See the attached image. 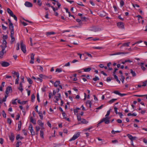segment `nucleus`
Listing matches in <instances>:
<instances>
[{
	"instance_id": "obj_1",
	"label": "nucleus",
	"mask_w": 147,
	"mask_h": 147,
	"mask_svg": "<svg viewBox=\"0 0 147 147\" xmlns=\"http://www.w3.org/2000/svg\"><path fill=\"white\" fill-rule=\"evenodd\" d=\"M110 119V118L109 117H105L103 118L97 125H99L100 124L103 122H104L105 124H109L110 123V120H109Z\"/></svg>"
},
{
	"instance_id": "obj_2",
	"label": "nucleus",
	"mask_w": 147,
	"mask_h": 147,
	"mask_svg": "<svg viewBox=\"0 0 147 147\" xmlns=\"http://www.w3.org/2000/svg\"><path fill=\"white\" fill-rule=\"evenodd\" d=\"M20 47L22 51L23 52L25 53H26V45L24 43V42L23 40H21L20 41Z\"/></svg>"
},
{
	"instance_id": "obj_3",
	"label": "nucleus",
	"mask_w": 147,
	"mask_h": 147,
	"mask_svg": "<svg viewBox=\"0 0 147 147\" xmlns=\"http://www.w3.org/2000/svg\"><path fill=\"white\" fill-rule=\"evenodd\" d=\"M80 133L79 132H77L76 134H74L73 137L70 139L69 141H71L73 140H74L78 138L80 136Z\"/></svg>"
},
{
	"instance_id": "obj_4",
	"label": "nucleus",
	"mask_w": 147,
	"mask_h": 147,
	"mask_svg": "<svg viewBox=\"0 0 147 147\" xmlns=\"http://www.w3.org/2000/svg\"><path fill=\"white\" fill-rule=\"evenodd\" d=\"M10 37L11 38V43L12 44L13 42L15 41V38L14 37V30L11 31Z\"/></svg>"
},
{
	"instance_id": "obj_5",
	"label": "nucleus",
	"mask_w": 147,
	"mask_h": 147,
	"mask_svg": "<svg viewBox=\"0 0 147 147\" xmlns=\"http://www.w3.org/2000/svg\"><path fill=\"white\" fill-rule=\"evenodd\" d=\"M8 21L9 23V29L11 30V31L14 30L13 24L11 22V20L9 19H8Z\"/></svg>"
},
{
	"instance_id": "obj_6",
	"label": "nucleus",
	"mask_w": 147,
	"mask_h": 147,
	"mask_svg": "<svg viewBox=\"0 0 147 147\" xmlns=\"http://www.w3.org/2000/svg\"><path fill=\"white\" fill-rule=\"evenodd\" d=\"M0 64L3 67H7L9 66L10 65L9 63L5 61H2L0 62Z\"/></svg>"
},
{
	"instance_id": "obj_7",
	"label": "nucleus",
	"mask_w": 147,
	"mask_h": 147,
	"mask_svg": "<svg viewBox=\"0 0 147 147\" xmlns=\"http://www.w3.org/2000/svg\"><path fill=\"white\" fill-rule=\"evenodd\" d=\"M38 107V106L37 105L35 107V109H36V112L38 113V114L39 115V116L40 117L41 119H43V116L42 115V112H39L37 110V108Z\"/></svg>"
},
{
	"instance_id": "obj_8",
	"label": "nucleus",
	"mask_w": 147,
	"mask_h": 147,
	"mask_svg": "<svg viewBox=\"0 0 147 147\" xmlns=\"http://www.w3.org/2000/svg\"><path fill=\"white\" fill-rule=\"evenodd\" d=\"M117 25L118 27L119 28L121 29H124V26L123 22H118L117 23Z\"/></svg>"
},
{
	"instance_id": "obj_9",
	"label": "nucleus",
	"mask_w": 147,
	"mask_h": 147,
	"mask_svg": "<svg viewBox=\"0 0 147 147\" xmlns=\"http://www.w3.org/2000/svg\"><path fill=\"white\" fill-rule=\"evenodd\" d=\"M12 89L11 87L8 86L6 88L5 90V93L6 94H8L10 92H11Z\"/></svg>"
},
{
	"instance_id": "obj_10",
	"label": "nucleus",
	"mask_w": 147,
	"mask_h": 147,
	"mask_svg": "<svg viewBox=\"0 0 147 147\" xmlns=\"http://www.w3.org/2000/svg\"><path fill=\"white\" fill-rule=\"evenodd\" d=\"M24 5L26 7H32L33 6L32 4L31 3L28 1H26Z\"/></svg>"
},
{
	"instance_id": "obj_11",
	"label": "nucleus",
	"mask_w": 147,
	"mask_h": 147,
	"mask_svg": "<svg viewBox=\"0 0 147 147\" xmlns=\"http://www.w3.org/2000/svg\"><path fill=\"white\" fill-rule=\"evenodd\" d=\"M114 93L115 94H118L119 96H124L126 95V94H121L120 93L119 91H115L114 92Z\"/></svg>"
},
{
	"instance_id": "obj_12",
	"label": "nucleus",
	"mask_w": 147,
	"mask_h": 147,
	"mask_svg": "<svg viewBox=\"0 0 147 147\" xmlns=\"http://www.w3.org/2000/svg\"><path fill=\"white\" fill-rule=\"evenodd\" d=\"M144 63H138V65H139L141 67V69L143 71H145L146 69V68L143 66Z\"/></svg>"
},
{
	"instance_id": "obj_13",
	"label": "nucleus",
	"mask_w": 147,
	"mask_h": 147,
	"mask_svg": "<svg viewBox=\"0 0 147 147\" xmlns=\"http://www.w3.org/2000/svg\"><path fill=\"white\" fill-rule=\"evenodd\" d=\"M10 140L12 141H13L15 138V137L13 134L12 133H11L10 135L9 136Z\"/></svg>"
},
{
	"instance_id": "obj_14",
	"label": "nucleus",
	"mask_w": 147,
	"mask_h": 147,
	"mask_svg": "<svg viewBox=\"0 0 147 147\" xmlns=\"http://www.w3.org/2000/svg\"><path fill=\"white\" fill-rule=\"evenodd\" d=\"M23 87V85L22 83V82H20V85L19 87L18 88V89L21 91V92H22L23 89L22 88Z\"/></svg>"
},
{
	"instance_id": "obj_15",
	"label": "nucleus",
	"mask_w": 147,
	"mask_h": 147,
	"mask_svg": "<svg viewBox=\"0 0 147 147\" xmlns=\"http://www.w3.org/2000/svg\"><path fill=\"white\" fill-rule=\"evenodd\" d=\"M7 13L10 15L11 16L13 14V12L9 8H8L7 9Z\"/></svg>"
},
{
	"instance_id": "obj_16",
	"label": "nucleus",
	"mask_w": 147,
	"mask_h": 147,
	"mask_svg": "<svg viewBox=\"0 0 147 147\" xmlns=\"http://www.w3.org/2000/svg\"><path fill=\"white\" fill-rule=\"evenodd\" d=\"M38 124L41 126V127H43L44 125V123H42V121L40 120H38Z\"/></svg>"
},
{
	"instance_id": "obj_17",
	"label": "nucleus",
	"mask_w": 147,
	"mask_h": 147,
	"mask_svg": "<svg viewBox=\"0 0 147 147\" xmlns=\"http://www.w3.org/2000/svg\"><path fill=\"white\" fill-rule=\"evenodd\" d=\"M86 104L88 105V106L89 107L91 108V105H92V102H91L89 100H88L86 102Z\"/></svg>"
},
{
	"instance_id": "obj_18",
	"label": "nucleus",
	"mask_w": 147,
	"mask_h": 147,
	"mask_svg": "<svg viewBox=\"0 0 147 147\" xmlns=\"http://www.w3.org/2000/svg\"><path fill=\"white\" fill-rule=\"evenodd\" d=\"M81 123L83 124H86L88 123V121H87L85 119H82L80 121Z\"/></svg>"
},
{
	"instance_id": "obj_19",
	"label": "nucleus",
	"mask_w": 147,
	"mask_h": 147,
	"mask_svg": "<svg viewBox=\"0 0 147 147\" xmlns=\"http://www.w3.org/2000/svg\"><path fill=\"white\" fill-rule=\"evenodd\" d=\"M6 53V51H1L0 52V57L2 58L3 57V56L4 54Z\"/></svg>"
},
{
	"instance_id": "obj_20",
	"label": "nucleus",
	"mask_w": 147,
	"mask_h": 147,
	"mask_svg": "<svg viewBox=\"0 0 147 147\" xmlns=\"http://www.w3.org/2000/svg\"><path fill=\"white\" fill-rule=\"evenodd\" d=\"M30 122L32 123L33 124H36V121L33 119L32 117H30Z\"/></svg>"
},
{
	"instance_id": "obj_21",
	"label": "nucleus",
	"mask_w": 147,
	"mask_h": 147,
	"mask_svg": "<svg viewBox=\"0 0 147 147\" xmlns=\"http://www.w3.org/2000/svg\"><path fill=\"white\" fill-rule=\"evenodd\" d=\"M128 53H124V52H119L117 53H114L113 54H112L111 55H119L121 54H127Z\"/></svg>"
},
{
	"instance_id": "obj_22",
	"label": "nucleus",
	"mask_w": 147,
	"mask_h": 147,
	"mask_svg": "<svg viewBox=\"0 0 147 147\" xmlns=\"http://www.w3.org/2000/svg\"><path fill=\"white\" fill-rule=\"evenodd\" d=\"M130 42H128L127 43H124L122 44V46L121 47V48L122 47H128L129 45V44H130Z\"/></svg>"
},
{
	"instance_id": "obj_23",
	"label": "nucleus",
	"mask_w": 147,
	"mask_h": 147,
	"mask_svg": "<svg viewBox=\"0 0 147 147\" xmlns=\"http://www.w3.org/2000/svg\"><path fill=\"white\" fill-rule=\"evenodd\" d=\"M91 69L90 67H88L86 68H83L82 69L84 70L85 72H89L91 70Z\"/></svg>"
},
{
	"instance_id": "obj_24",
	"label": "nucleus",
	"mask_w": 147,
	"mask_h": 147,
	"mask_svg": "<svg viewBox=\"0 0 147 147\" xmlns=\"http://www.w3.org/2000/svg\"><path fill=\"white\" fill-rule=\"evenodd\" d=\"M60 82L59 81H56L55 83H54V86L55 87H57L58 85H59V84H60Z\"/></svg>"
},
{
	"instance_id": "obj_25",
	"label": "nucleus",
	"mask_w": 147,
	"mask_h": 147,
	"mask_svg": "<svg viewBox=\"0 0 147 147\" xmlns=\"http://www.w3.org/2000/svg\"><path fill=\"white\" fill-rule=\"evenodd\" d=\"M55 34V33L54 32H47L46 33V35L47 36H49V35H52V34Z\"/></svg>"
},
{
	"instance_id": "obj_26",
	"label": "nucleus",
	"mask_w": 147,
	"mask_h": 147,
	"mask_svg": "<svg viewBox=\"0 0 147 147\" xmlns=\"http://www.w3.org/2000/svg\"><path fill=\"white\" fill-rule=\"evenodd\" d=\"M27 78V81L29 83V84H32L33 82L31 79L29 78Z\"/></svg>"
},
{
	"instance_id": "obj_27",
	"label": "nucleus",
	"mask_w": 147,
	"mask_h": 147,
	"mask_svg": "<svg viewBox=\"0 0 147 147\" xmlns=\"http://www.w3.org/2000/svg\"><path fill=\"white\" fill-rule=\"evenodd\" d=\"M19 123L18 124V130H20L21 129V125H22V123L21 121H20L19 122Z\"/></svg>"
},
{
	"instance_id": "obj_28",
	"label": "nucleus",
	"mask_w": 147,
	"mask_h": 147,
	"mask_svg": "<svg viewBox=\"0 0 147 147\" xmlns=\"http://www.w3.org/2000/svg\"><path fill=\"white\" fill-rule=\"evenodd\" d=\"M0 47L2 48V51H4V50L7 47L3 45H1L0 46Z\"/></svg>"
},
{
	"instance_id": "obj_29",
	"label": "nucleus",
	"mask_w": 147,
	"mask_h": 147,
	"mask_svg": "<svg viewBox=\"0 0 147 147\" xmlns=\"http://www.w3.org/2000/svg\"><path fill=\"white\" fill-rule=\"evenodd\" d=\"M40 136L42 138H44V132L42 130L40 131Z\"/></svg>"
},
{
	"instance_id": "obj_30",
	"label": "nucleus",
	"mask_w": 147,
	"mask_h": 147,
	"mask_svg": "<svg viewBox=\"0 0 147 147\" xmlns=\"http://www.w3.org/2000/svg\"><path fill=\"white\" fill-rule=\"evenodd\" d=\"M117 100V98H116V99H112L111 100H110L109 102L110 103H113V102H114L116 100Z\"/></svg>"
},
{
	"instance_id": "obj_31",
	"label": "nucleus",
	"mask_w": 147,
	"mask_h": 147,
	"mask_svg": "<svg viewBox=\"0 0 147 147\" xmlns=\"http://www.w3.org/2000/svg\"><path fill=\"white\" fill-rule=\"evenodd\" d=\"M36 134L37 135L38 134V131L40 130V128L39 127L36 126Z\"/></svg>"
},
{
	"instance_id": "obj_32",
	"label": "nucleus",
	"mask_w": 147,
	"mask_h": 147,
	"mask_svg": "<svg viewBox=\"0 0 147 147\" xmlns=\"http://www.w3.org/2000/svg\"><path fill=\"white\" fill-rule=\"evenodd\" d=\"M131 73L132 74L133 76L134 77L136 76V74L135 72L133 71L132 69H131Z\"/></svg>"
},
{
	"instance_id": "obj_33",
	"label": "nucleus",
	"mask_w": 147,
	"mask_h": 147,
	"mask_svg": "<svg viewBox=\"0 0 147 147\" xmlns=\"http://www.w3.org/2000/svg\"><path fill=\"white\" fill-rule=\"evenodd\" d=\"M7 42L6 41V40H3V43H2V45H4L5 46L7 47Z\"/></svg>"
},
{
	"instance_id": "obj_34",
	"label": "nucleus",
	"mask_w": 147,
	"mask_h": 147,
	"mask_svg": "<svg viewBox=\"0 0 147 147\" xmlns=\"http://www.w3.org/2000/svg\"><path fill=\"white\" fill-rule=\"evenodd\" d=\"M135 96H136L138 97H142L144 96H146V99H147V94L146 95H135Z\"/></svg>"
},
{
	"instance_id": "obj_35",
	"label": "nucleus",
	"mask_w": 147,
	"mask_h": 147,
	"mask_svg": "<svg viewBox=\"0 0 147 147\" xmlns=\"http://www.w3.org/2000/svg\"><path fill=\"white\" fill-rule=\"evenodd\" d=\"M93 48L94 49H103L102 47H93Z\"/></svg>"
},
{
	"instance_id": "obj_36",
	"label": "nucleus",
	"mask_w": 147,
	"mask_h": 147,
	"mask_svg": "<svg viewBox=\"0 0 147 147\" xmlns=\"http://www.w3.org/2000/svg\"><path fill=\"white\" fill-rule=\"evenodd\" d=\"M127 136H128L129 139L131 140V141H132V138H133V136H132L129 134H127Z\"/></svg>"
},
{
	"instance_id": "obj_37",
	"label": "nucleus",
	"mask_w": 147,
	"mask_h": 147,
	"mask_svg": "<svg viewBox=\"0 0 147 147\" xmlns=\"http://www.w3.org/2000/svg\"><path fill=\"white\" fill-rule=\"evenodd\" d=\"M35 98V96L34 94H32L31 95V99L32 102H33Z\"/></svg>"
},
{
	"instance_id": "obj_38",
	"label": "nucleus",
	"mask_w": 147,
	"mask_h": 147,
	"mask_svg": "<svg viewBox=\"0 0 147 147\" xmlns=\"http://www.w3.org/2000/svg\"><path fill=\"white\" fill-rule=\"evenodd\" d=\"M32 129H33L32 125V124H30L29 126V127H28V129L30 131H31V130H32Z\"/></svg>"
},
{
	"instance_id": "obj_39",
	"label": "nucleus",
	"mask_w": 147,
	"mask_h": 147,
	"mask_svg": "<svg viewBox=\"0 0 147 147\" xmlns=\"http://www.w3.org/2000/svg\"><path fill=\"white\" fill-rule=\"evenodd\" d=\"M42 80L41 78H36V82H38L39 81V82H42Z\"/></svg>"
},
{
	"instance_id": "obj_40",
	"label": "nucleus",
	"mask_w": 147,
	"mask_h": 147,
	"mask_svg": "<svg viewBox=\"0 0 147 147\" xmlns=\"http://www.w3.org/2000/svg\"><path fill=\"white\" fill-rule=\"evenodd\" d=\"M62 70L61 69V68H57L55 71L56 72H60L62 71Z\"/></svg>"
},
{
	"instance_id": "obj_41",
	"label": "nucleus",
	"mask_w": 147,
	"mask_h": 147,
	"mask_svg": "<svg viewBox=\"0 0 147 147\" xmlns=\"http://www.w3.org/2000/svg\"><path fill=\"white\" fill-rule=\"evenodd\" d=\"M30 132L31 133V135H34L35 134V133L33 129H32V130L30 131Z\"/></svg>"
},
{
	"instance_id": "obj_42",
	"label": "nucleus",
	"mask_w": 147,
	"mask_h": 147,
	"mask_svg": "<svg viewBox=\"0 0 147 147\" xmlns=\"http://www.w3.org/2000/svg\"><path fill=\"white\" fill-rule=\"evenodd\" d=\"M17 48L16 50H18L20 49V43L19 42L18 43L16 44Z\"/></svg>"
},
{
	"instance_id": "obj_43",
	"label": "nucleus",
	"mask_w": 147,
	"mask_h": 147,
	"mask_svg": "<svg viewBox=\"0 0 147 147\" xmlns=\"http://www.w3.org/2000/svg\"><path fill=\"white\" fill-rule=\"evenodd\" d=\"M111 109H110L109 110L107 111V114L105 115V117H108V116L109 115L110 113L111 112Z\"/></svg>"
},
{
	"instance_id": "obj_44",
	"label": "nucleus",
	"mask_w": 147,
	"mask_h": 147,
	"mask_svg": "<svg viewBox=\"0 0 147 147\" xmlns=\"http://www.w3.org/2000/svg\"><path fill=\"white\" fill-rule=\"evenodd\" d=\"M11 16L13 17L14 18V20L16 21H17V18L16 16L15 15L13 14Z\"/></svg>"
},
{
	"instance_id": "obj_45",
	"label": "nucleus",
	"mask_w": 147,
	"mask_h": 147,
	"mask_svg": "<svg viewBox=\"0 0 147 147\" xmlns=\"http://www.w3.org/2000/svg\"><path fill=\"white\" fill-rule=\"evenodd\" d=\"M124 2L123 0H121L120 2V5H121V7H122L123 5L124 4Z\"/></svg>"
},
{
	"instance_id": "obj_46",
	"label": "nucleus",
	"mask_w": 147,
	"mask_h": 147,
	"mask_svg": "<svg viewBox=\"0 0 147 147\" xmlns=\"http://www.w3.org/2000/svg\"><path fill=\"white\" fill-rule=\"evenodd\" d=\"M8 38V36L7 35H3V40H5L7 39Z\"/></svg>"
},
{
	"instance_id": "obj_47",
	"label": "nucleus",
	"mask_w": 147,
	"mask_h": 147,
	"mask_svg": "<svg viewBox=\"0 0 147 147\" xmlns=\"http://www.w3.org/2000/svg\"><path fill=\"white\" fill-rule=\"evenodd\" d=\"M7 122L10 124L11 123V120L10 118H8L7 119Z\"/></svg>"
},
{
	"instance_id": "obj_48",
	"label": "nucleus",
	"mask_w": 147,
	"mask_h": 147,
	"mask_svg": "<svg viewBox=\"0 0 147 147\" xmlns=\"http://www.w3.org/2000/svg\"><path fill=\"white\" fill-rule=\"evenodd\" d=\"M2 112H3V116L4 117V118H6V113H5L4 111V110H3L2 111Z\"/></svg>"
},
{
	"instance_id": "obj_49",
	"label": "nucleus",
	"mask_w": 147,
	"mask_h": 147,
	"mask_svg": "<svg viewBox=\"0 0 147 147\" xmlns=\"http://www.w3.org/2000/svg\"><path fill=\"white\" fill-rule=\"evenodd\" d=\"M120 131H115L114 130H113L111 131V133L113 134H115V133H120Z\"/></svg>"
},
{
	"instance_id": "obj_50",
	"label": "nucleus",
	"mask_w": 147,
	"mask_h": 147,
	"mask_svg": "<svg viewBox=\"0 0 147 147\" xmlns=\"http://www.w3.org/2000/svg\"><path fill=\"white\" fill-rule=\"evenodd\" d=\"M17 100V99H16L14 100H13L12 102V104H13V105H17V103L16 102V101Z\"/></svg>"
},
{
	"instance_id": "obj_51",
	"label": "nucleus",
	"mask_w": 147,
	"mask_h": 147,
	"mask_svg": "<svg viewBox=\"0 0 147 147\" xmlns=\"http://www.w3.org/2000/svg\"><path fill=\"white\" fill-rule=\"evenodd\" d=\"M37 3L38 5L40 6H41L42 4V3L41 2V0H38L37 1Z\"/></svg>"
},
{
	"instance_id": "obj_52",
	"label": "nucleus",
	"mask_w": 147,
	"mask_h": 147,
	"mask_svg": "<svg viewBox=\"0 0 147 147\" xmlns=\"http://www.w3.org/2000/svg\"><path fill=\"white\" fill-rule=\"evenodd\" d=\"M51 7L53 9V11L55 12L56 10H57L58 9L57 8H55L53 6H51Z\"/></svg>"
},
{
	"instance_id": "obj_53",
	"label": "nucleus",
	"mask_w": 147,
	"mask_h": 147,
	"mask_svg": "<svg viewBox=\"0 0 147 147\" xmlns=\"http://www.w3.org/2000/svg\"><path fill=\"white\" fill-rule=\"evenodd\" d=\"M2 29L3 30H6L7 28V27L6 26H5L3 24L2 25Z\"/></svg>"
},
{
	"instance_id": "obj_54",
	"label": "nucleus",
	"mask_w": 147,
	"mask_h": 147,
	"mask_svg": "<svg viewBox=\"0 0 147 147\" xmlns=\"http://www.w3.org/2000/svg\"><path fill=\"white\" fill-rule=\"evenodd\" d=\"M77 119L78 121H80L82 119L81 118V117L79 115H77Z\"/></svg>"
},
{
	"instance_id": "obj_55",
	"label": "nucleus",
	"mask_w": 147,
	"mask_h": 147,
	"mask_svg": "<svg viewBox=\"0 0 147 147\" xmlns=\"http://www.w3.org/2000/svg\"><path fill=\"white\" fill-rule=\"evenodd\" d=\"M103 107V105H102L100 107L96 108V109L97 110L100 109H101Z\"/></svg>"
},
{
	"instance_id": "obj_56",
	"label": "nucleus",
	"mask_w": 147,
	"mask_h": 147,
	"mask_svg": "<svg viewBox=\"0 0 147 147\" xmlns=\"http://www.w3.org/2000/svg\"><path fill=\"white\" fill-rule=\"evenodd\" d=\"M55 98L56 100V101H55V103L57 102V101L59 100V98L57 96H55Z\"/></svg>"
},
{
	"instance_id": "obj_57",
	"label": "nucleus",
	"mask_w": 147,
	"mask_h": 147,
	"mask_svg": "<svg viewBox=\"0 0 147 147\" xmlns=\"http://www.w3.org/2000/svg\"><path fill=\"white\" fill-rule=\"evenodd\" d=\"M93 80L94 81H96L98 80H99V79L98 77L96 76L95 78H93Z\"/></svg>"
},
{
	"instance_id": "obj_58",
	"label": "nucleus",
	"mask_w": 147,
	"mask_h": 147,
	"mask_svg": "<svg viewBox=\"0 0 147 147\" xmlns=\"http://www.w3.org/2000/svg\"><path fill=\"white\" fill-rule=\"evenodd\" d=\"M114 109L115 111V113L116 114H118V113L117 112V110L118 109L116 107H115L114 108Z\"/></svg>"
},
{
	"instance_id": "obj_59",
	"label": "nucleus",
	"mask_w": 147,
	"mask_h": 147,
	"mask_svg": "<svg viewBox=\"0 0 147 147\" xmlns=\"http://www.w3.org/2000/svg\"><path fill=\"white\" fill-rule=\"evenodd\" d=\"M77 22H78L80 24H82L81 20L79 19H77L76 20Z\"/></svg>"
},
{
	"instance_id": "obj_60",
	"label": "nucleus",
	"mask_w": 147,
	"mask_h": 147,
	"mask_svg": "<svg viewBox=\"0 0 147 147\" xmlns=\"http://www.w3.org/2000/svg\"><path fill=\"white\" fill-rule=\"evenodd\" d=\"M34 55L33 53H32L31 55V59H34Z\"/></svg>"
},
{
	"instance_id": "obj_61",
	"label": "nucleus",
	"mask_w": 147,
	"mask_h": 147,
	"mask_svg": "<svg viewBox=\"0 0 147 147\" xmlns=\"http://www.w3.org/2000/svg\"><path fill=\"white\" fill-rule=\"evenodd\" d=\"M118 114L119 115L120 118L121 119L122 118L123 114L122 113H121L119 112Z\"/></svg>"
},
{
	"instance_id": "obj_62",
	"label": "nucleus",
	"mask_w": 147,
	"mask_h": 147,
	"mask_svg": "<svg viewBox=\"0 0 147 147\" xmlns=\"http://www.w3.org/2000/svg\"><path fill=\"white\" fill-rule=\"evenodd\" d=\"M19 80V78H17L16 79L15 82V84H18Z\"/></svg>"
},
{
	"instance_id": "obj_63",
	"label": "nucleus",
	"mask_w": 147,
	"mask_h": 147,
	"mask_svg": "<svg viewBox=\"0 0 147 147\" xmlns=\"http://www.w3.org/2000/svg\"><path fill=\"white\" fill-rule=\"evenodd\" d=\"M18 73V72H16L14 71H13L12 72V74H13L14 75H16Z\"/></svg>"
},
{
	"instance_id": "obj_64",
	"label": "nucleus",
	"mask_w": 147,
	"mask_h": 147,
	"mask_svg": "<svg viewBox=\"0 0 147 147\" xmlns=\"http://www.w3.org/2000/svg\"><path fill=\"white\" fill-rule=\"evenodd\" d=\"M23 132L24 134L25 135V136H26L27 135V131H26L25 130V129H23Z\"/></svg>"
}]
</instances>
